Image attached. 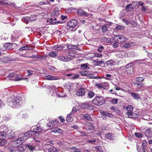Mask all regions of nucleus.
<instances>
[{"mask_svg":"<svg viewBox=\"0 0 152 152\" xmlns=\"http://www.w3.org/2000/svg\"><path fill=\"white\" fill-rule=\"evenodd\" d=\"M22 103L21 97L20 96H17L14 98L12 102L10 103L9 105L12 107H16L20 105Z\"/></svg>","mask_w":152,"mask_h":152,"instance_id":"1","label":"nucleus"},{"mask_svg":"<svg viewBox=\"0 0 152 152\" xmlns=\"http://www.w3.org/2000/svg\"><path fill=\"white\" fill-rule=\"evenodd\" d=\"M105 102V100L103 97L101 96H96L92 100L93 104L99 106L102 105Z\"/></svg>","mask_w":152,"mask_h":152,"instance_id":"2","label":"nucleus"},{"mask_svg":"<svg viewBox=\"0 0 152 152\" xmlns=\"http://www.w3.org/2000/svg\"><path fill=\"white\" fill-rule=\"evenodd\" d=\"M42 129L38 127H34L33 128V131L28 132L27 133L24 134V137H31L33 134H35V133L36 134L38 132H39L42 131Z\"/></svg>","mask_w":152,"mask_h":152,"instance_id":"3","label":"nucleus"},{"mask_svg":"<svg viewBox=\"0 0 152 152\" xmlns=\"http://www.w3.org/2000/svg\"><path fill=\"white\" fill-rule=\"evenodd\" d=\"M8 129L6 127L2 126L0 127V139L3 140L5 138L7 135Z\"/></svg>","mask_w":152,"mask_h":152,"instance_id":"4","label":"nucleus"},{"mask_svg":"<svg viewBox=\"0 0 152 152\" xmlns=\"http://www.w3.org/2000/svg\"><path fill=\"white\" fill-rule=\"evenodd\" d=\"M75 57V56L70 55L69 56L66 57L64 56H61L57 57V59L61 61L67 62L70 61L72 59Z\"/></svg>","mask_w":152,"mask_h":152,"instance_id":"5","label":"nucleus"},{"mask_svg":"<svg viewBox=\"0 0 152 152\" xmlns=\"http://www.w3.org/2000/svg\"><path fill=\"white\" fill-rule=\"evenodd\" d=\"M67 25L70 28H77L78 27L77 21L75 20H73L67 23Z\"/></svg>","mask_w":152,"mask_h":152,"instance_id":"6","label":"nucleus"},{"mask_svg":"<svg viewBox=\"0 0 152 152\" xmlns=\"http://www.w3.org/2000/svg\"><path fill=\"white\" fill-rule=\"evenodd\" d=\"M116 40L119 42L121 43L126 41L128 39L126 38L121 35H118L116 36Z\"/></svg>","mask_w":152,"mask_h":152,"instance_id":"7","label":"nucleus"},{"mask_svg":"<svg viewBox=\"0 0 152 152\" xmlns=\"http://www.w3.org/2000/svg\"><path fill=\"white\" fill-rule=\"evenodd\" d=\"M45 79L48 80H57L59 79L58 76H54L51 75H45L44 77Z\"/></svg>","mask_w":152,"mask_h":152,"instance_id":"8","label":"nucleus"},{"mask_svg":"<svg viewBox=\"0 0 152 152\" xmlns=\"http://www.w3.org/2000/svg\"><path fill=\"white\" fill-rule=\"evenodd\" d=\"M133 70V66L130 64H128L126 66L125 71L127 73H131Z\"/></svg>","mask_w":152,"mask_h":152,"instance_id":"9","label":"nucleus"},{"mask_svg":"<svg viewBox=\"0 0 152 152\" xmlns=\"http://www.w3.org/2000/svg\"><path fill=\"white\" fill-rule=\"evenodd\" d=\"M145 134L148 138L152 137V128H148L145 132Z\"/></svg>","mask_w":152,"mask_h":152,"instance_id":"10","label":"nucleus"},{"mask_svg":"<svg viewBox=\"0 0 152 152\" xmlns=\"http://www.w3.org/2000/svg\"><path fill=\"white\" fill-rule=\"evenodd\" d=\"M28 18L29 20L31 21H35L37 19L36 16L35 15H33L29 18H28V17L23 18L22 19V20L25 23H28V21H27V20H28Z\"/></svg>","mask_w":152,"mask_h":152,"instance_id":"11","label":"nucleus"},{"mask_svg":"<svg viewBox=\"0 0 152 152\" xmlns=\"http://www.w3.org/2000/svg\"><path fill=\"white\" fill-rule=\"evenodd\" d=\"M83 108L87 110H91L94 109V106L89 103H84L82 105Z\"/></svg>","mask_w":152,"mask_h":152,"instance_id":"12","label":"nucleus"},{"mask_svg":"<svg viewBox=\"0 0 152 152\" xmlns=\"http://www.w3.org/2000/svg\"><path fill=\"white\" fill-rule=\"evenodd\" d=\"M133 43H123L120 45L121 47L124 49L130 47H131L134 45Z\"/></svg>","mask_w":152,"mask_h":152,"instance_id":"13","label":"nucleus"},{"mask_svg":"<svg viewBox=\"0 0 152 152\" xmlns=\"http://www.w3.org/2000/svg\"><path fill=\"white\" fill-rule=\"evenodd\" d=\"M57 18H52L50 19H48L47 20L48 22H49L51 24L54 25L56 23H61L60 21H58L57 22H54V20H56Z\"/></svg>","mask_w":152,"mask_h":152,"instance_id":"14","label":"nucleus"},{"mask_svg":"<svg viewBox=\"0 0 152 152\" xmlns=\"http://www.w3.org/2000/svg\"><path fill=\"white\" fill-rule=\"evenodd\" d=\"M51 132L60 134H62L63 133V130L58 128H53L51 130Z\"/></svg>","mask_w":152,"mask_h":152,"instance_id":"15","label":"nucleus"},{"mask_svg":"<svg viewBox=\"0 0 152 152\" xmlns=\"http://www.w3.org/2000/svg\"><path fill=\"white\" fill-rule=\"evenodd\" d=\"M85 94V92L84 89L81 88L76 91V94L78 96H82L84 95Z\"/></svg>","mask_w":152,"mask_h":152,"instance_id":"16","label":"nucleus"},{"mask_svg":"<svg viewBox=\"0 0 152 152\" xmlns=\"http://www.w3.org/2000/svg\"><path fill=\"white\" fill-rule=\"evenodd\" d=\"M85 126L87 130H90L94 129L93 125L89 122H86L85 124Z\"/></svg>","mask_w":152,"mask_h":152,"instance_id":"17","label":"nucleus"},{"mask_svg":"<svg viewBox=\"0 0 152 152\" xmlns=\"http://www.w3.org/2000/svg\"><path fill=\"white\" fill-rule=\"evenodd\" d=\"M77 13L78 15L81 16H87L88 15L87 13L85 11L81 9L77 10Z\"/></svg>","mask_w":152,"mask_h":152,"instance_id":"18","label":"nucleus"},{"mask_svg":"<svg viewBox=\"0 0 152 152\" xmlns=\"http://www.w3.org/2000/svg\"><path fill=\"white\" fill-rule=\"evenodd\" d=\"M101 113L103 115L107 116L109 117H112L113 115L111 113H108L107 112L105 111L101 110L100 111Z\"/></svg>","mask_w":152,"mask_h":152,"instance_id":"19","label":"nucleus"},{"mask_svg":"<svg viewBox=\"0 0 152 152\" xmlns=\"http://www.w3.org/2000/svg\"><path fill=\"white\" fill-rule=\"evenodd\" d=\"M101 40L103 42H104L109 43H111L112 42V39L107 38L106 37H102L101 38Z\"/></svg>","mask_w":152,"mask_h":152,"instance_id":"20","label":"nucleus"},{"mask_svg":"<svg viewBox=\"0 0 152 152\" xmlns=\"http://www.w3.org/2000/svg\"><path fill=\"white\" fill-rule=\"evenodd\" d=\"M24 140V138L23 137H20L16 140L15 141V143L18 144V145L22 144Z\"/></svg>","mask_w":152,"mask_h":152,"instance_id":"21","label":"nucleus"},{"mask_svg":"<svg viewBox=\"0 0 152 152\" xmlns=\"http://www.w3.org/2000/svg\"><path fill=\"white\" fill-rule=\"evenodd\" d=\"M56 124V121L51 120L49 121L48 123L47 126H48L50 128H51L53 127L55 124Z\"/></svg>","mask_w":152,"mask_h":152,"instance_id":"22","label":"nucleus"},{"mask_svg":"<svg viewBox=\"0 0 152 152\" xmlns=\"http://www.w3.org/2000/svg\"><path fill=\"white\" fill-rule=\"evenodd\" d=\"M104 79L109 80H112L113 79V77L110 74H106L103 77Z\"/></svg>","mask_w":152,"mask_h":152,"instance_id":"23","label":"nucleus"},{"mask_svg":"<svg viewBox=\"0 0 152 152\" xmlns=\"http://www.w3.org/2000/svg\"><path fill=\"white\" fill-rule=\"evenodd\" d=\"M82 116L84 119L88 121H91L92 120L91 116L88 114H83L82 115Z\"/></svg>","mask_w":152,"mask_h":152,"instance_id":"24","label":"nucleus"},{"mask_svg":"<svg viewBox=\"0 0 152 152\" xmlns=\"http://www.w3.org/2000/svg\"><path fill=\"white\" fill-rule=\"evenodd\" d=\"M49 152H58V150L56 148L52 147L48 149Z\"/></svg>","mask_w":152,"mask_h":152,"instance_id":"25","label":"nucleus"},{"mask_svg":"<svg viewBox=\"0 0 152 152\" xmlns=\"http://www.w3.org/2000/svg\"><path fill=\"white\" fill-rule=\"evenodd\" d=\"M115 64V62L112 60L108 61L106 62V64L107 65L112 66Z\"/></svg>","mask_w":152,"mask_h":152,"instance_id":"26","label":"nucleus"},{"mask_svg":"<svg viewBox=\"0 0 152 152\" xmlns=\"http://www.w3.org/2000/svg\"><path fill=\"white\" fill-rule=\"evenodd\" d=\"M57 54L56 52L53 51L50 52L49 53V56L52 57H54L57 55Z\"/></svg>","mask_w":152,"mask_h":152,"instance_id":"27","label":"nucleus"},{"mask_svg":"<svg viewBox=\"0 0 152 152\" xmlns=\"http://www.w3.org/2000/svg\"><path fill=\"white\" fill-rule=\"evenodd\" d=\"M93 63L94 64V65L97 66L103 63V62L102 60L101 61H99L97 60H94L93 61Z\"/></svg>","mask_w":152,"mask_h":152,"instance_id":"28","label":"nucleus"},{"mask_svg":"<svg viewBox=\"0 0 152 152\" xmlns=\"http://www.w3.org/2000/svg\"><path fill=\"white\" fill-rule=\"evenodd\" d=\"M72 114L70 113L67 115L66 118V121L67 122H69L72 120V117L71 116V115Z\"/></svg>","mask_w":152,"mask_h":152,"instance_id":"29","label":"nucleus"},{"mask_svg":"<svg viewBox=\"0 0 152 152\" xmlns=\"http://www.w3.org/2000/svg\"><path fill=\"white\" fill-rule=\"evenodd\" d=\"M131 95L135 99H138L140 98V95L135 93H131Z\"/></svg>","mask_w":152,"mask_h":152,"instance_id":"30","label":"nucleus"},{"mask_svg":"<svg viewBox=\"0 0 152 152\" xmlns=\"http://www.w3.org/2000/svg\"><path fill=\"white\" fill-rule=\"evenodd\" d=\"M113 136V134L112 133L108 134L105 135V138L110 140L112 139Z\"/></svg>","mask_w":152,"mask_h":152,"instance_id":"31","label":"nucleus"},{"mask_svg":"<svg viewBox=\"0 0 152 152\" xmlns=\"http://www.w3.org/2000/svg\"><path fill=\"white\" fill-rule=\"evenodd\" d=\"M144 79L143 77H139L136 78L135 81L138 83H140L144 81Z\"/></svg>","mask_w":152,"mask_h":152,"instance_id":"32","label":"nucleus"},{"mask_svg":"<svg viewBox=\"0 0 152 152\" xmlns=\"http://www.w3.org/2000/svg\"><path fill=\"white\" fill-rule=\"evenodd\" d=\"M67 47L69 49H76L77 47L76 46L72 44H68Z\"/></svg>","mask_w":152,"mask_h":152,"instance_id":"33","label":"nucleus"},{"mask_svg":"<svg viewBox=\"0 0 152 152\" xmlns=\"http://www.w3.org/2000/svg\"><path fill=\"white\" fill-rule=\"evenodd\" d=\"M26 147L27 148L30 150V151H32L35 149V146H34L28 145L26 146Z\"/></svg>","mask_w":152,"mask_h":152,"instance_id":"34","label":"nucleus"},{"mask_svg":"<svg viewBox=\"0 0 152 152\" xmlns=\"http://www.w3.org/2000/svg\"><path fill=\"white\" fill-rule=\"evenodd\" d=\"M59 14V12L54 11L52 12L51 14V16L52 17H57L58 15Z\"/></svg>","mask_w":152,"mask_h":152,"instance_id":"35","label":"nucleus"},{"mask_svg":"<svg viewBox=\"0 0 152 152\" xmlns=\"http://www.w3.org/2000/svg\"><path fill=\"white\" fill-rule=\"evenodd\" d=\"M111 109L112 110H113L115 112L117 113H119V110L117 107L115 106H112L111 107Z\"/></svg>","mask_w":152,"mask_h":152,"instance_id":"36","label":"nucleus"},{"mask_svg":"<svg viewBox=\"0 0 152 152\" xmlns=\"http://www.w3.org/2000/svg\"><path fill=\"white\" fill-rule=\"evenodd\" d=\"M94 95V93L92 91H89L88 93V96L89 98H92Z\"/></svg>","mask_w":152,"mask_h":152,"instance_id":"37","label":"nucleus"},{"mask_svg":"<svg viewBox=\"0 0 152 152\" xmlns=\"http://www.w3.org/2000/svg\"><path fill=\"white\" fill-rule=\"evenodd\" d=\"M133 107L130 105H128L127 107L126 108V110L127 111H132L133 110Z\"/></svg>","mask_w":152,"mask_h":152,"instance_id":"38","label":"nucleus"},{"mask_svg":"<svg viewBox=\"0 0 152 152\" xmlns=\"http://www.w3.org/2000/svg\"><path fill=\"white\" fill-rule=\"evenodd\" d=\"M63 46L61 45H58L54 48H55V50H61L63 49Z\"/></svg>","mask_w":152,"mask_h":152,"instance_id":"39","label":"nucleus"},{"mask_svg":"<svg viewBox=\"0 0 152 152\" xmlns=\"http://www.w3.org/2000/svg\"><path fill=\"white\" fill-rule=\"evenodd\" d=\"M118 43L119 42L117 41L116 40V41H114L113 44V47L114 48L118 47Z\"/></svg>","mask_w":152,"mask_h":152,"instance_id":"40","label":"nucleus"},{"mask_svg":"<svg viewBox=\"0 0 152 152\" xmlns=\"http://www.w3.org/2000/svg\"><path fill=\"white\" fill-rule=\"evenodd\" d=\"M118 99L117 98H114L111 99L110 102L113 104H116L117 103Z\"/></svg>","mask_w":152,"mask_h":152,"instance_id":"41","label":"nucleus"},{"mask_svg":"<svg viewBox=\"0 0 152 152\" xmlns=\"http://www.w3.org/2000/svg\"><path fill=\"white\" fill-rule=\"evenodd\" d=\"M102 87L104 89H105L109 87V85L107 83H102Z\"/></svg>","mask_w":152,"mask_h":152,"instance_id":"42","label":"nucleus"},{"mask_svg":"<svg viewBox=\"0 0 152 152\" xmlns=\"http://www.w3.org/2000/svg\"><path fill=\"white\" fill-rule=\"evenodd\" d=\"M115 28L118 29L122 30L125 28V26L120 25H117L116 26Z\"/></svg>","mask_w":152,"mask_h":152,"instance_id":"43","label":"nucleus"},{"mask_svg":"<svg viewBox=\"0 0 152 152\" xmlns=\"http://www.w3.org/2000/svg\"><path fill=\"white\" fill-rule=\"evenodd\" d=\"M87 77L89 78H95L94 75V74H88L87 75Z\"/></svg>","mask_w":152,"mask_h":152,"instance_id":"44","label":"nucleus"},{"mask_svg":"<svg viewBox=\"0 0 152 152\" xmlns=\"http://www.w3.org/2000/svg\"><path fill=\"white\" fill-rule=\"evenodd\" d=\"M95 86L99 88H103L102 83L96 84Z\"/></svg>","mask_w":152,"mask_h":152,"instance_id":"45","label":"nucleus"},{"mask_svg":"<svg viewBox=\"0 0 152 152\" xmlns=\"http://www.w3.org/2000/svg\"><path fill=\"white\" fill-rule=\"evenodd\" d=\"M80 73L83 76H86L88 74V71H85L80 72Z\"/></svg>","mask_w":152,"mask_h":152,"instance_id":"46","label":"nucleus"},{"mask_svg":"<svg viewBox=\"0 0 152 152\" xmlns=\"http://www.w3.org/2000/svg\"><path fill=\"white\" fill-rule=\"evenodd\" d=\"M24 79L23 78L21 75H20L17 76L15 80L16 81H19Z\"/></svg>","mask_w":152,"mask_h":152,"instance_id":"47","label":"nucleus"},{"mask_svg":"<svg viewBox=\"0 0 152 152\" xmlns=\"http://www.w3.org/2000/svg\"><path fill=\"white\" fill-rule=\"evenodd\" d=\"M132 114L133 113H132V111H128V112L126 113V114L129 118L132 117Z\"/></svg>","mask_w":152,"mask_h":152,"instance_id":"48","label":"nucleus"},{"mask_svg":"<svg viewBox=\"0 0 152 152\" xmlns=\"http://www.w3.org/2000/svg\"><path fill=\"white\" fill-rule=\"evenodd\" d=\"M102 55L101 54L95 53H94V56L93 57H96L98 58H100L102 57Z\"/></svg>","mask_w":152,"mask_h":152,"instance_id":"49","label":"nucleus"},{"mask_svg":"<svg viewBox=\"0 0 152 152\" xmlns=\"http://www.w3.org/2000/svg\"><path fill=\"white\" fill-rule=\"evenodd\" d=\"M88 66L86 64H83L81 65V67L82 69H87Z\"/></svg>","mask_w":152,"mask_h":152,"instance_id":"50","label":"nucleus"},{"mask_svg":"<svg viewBox=\"0 0 152 152\" xmlns=\"http://www.w3.org/2000/svg\"><path fill=\"white\" fill-rule=\"evenodd\" d=\"M135 135L136 137L139 138H140L142 137V134L139 133H135Z\"/></svg>","mask_w":152,"mask_h":152,"instance_id":"51","label":"nucleus"},{"mask_svg":"<svg viewBox=\"0 0 152 152\" xmlns=\"http://www.w3.org/2000/svg\"><path fill=\"white\" fill-rule=\"evenodd\" d=\"M7 143V141L2 140L0 142V146H4Z\"/></svg>","mask_w":152,"mask_h":152,"instance_id":"52","label":"nucleus"},{"mask_svg":"<svg viewBox=\"0 0 152 152\" xmlns=\"http://www.w3.org/2000/svg\"><path fill=\"white\" fill-rule=\"evenodd\" d=\"M33 73V72L32 70H28L27 71V74L28 76H30Z\"/></svg>","mask_w":152,"mask_h":152,"instance_id":"53","label":"nucleus"},{"mask_svg":"<svg viewBox=\"0 0 152 152\" xmlns=\"http://www.w3.org/2000/svg\"><path fill=\"white\" fill-rule=\"evenodd\" d=\"M131 4H129L126 7V9L127 10L129 11L131 10V9H132V7H131L130 8V7L131 6Z\"/></svg>","mask_w":152,"mask_h":152,"instance_id":"54","label":"nucleus"},{"mask_svg":"<svg viewBox=\"0 0 152 152\" xmlns=\"http://www.w3.org/2000/svg\"><path fill=\"white\" fill-rule=\"evenodd\" d=\"M72 150L73 151V152H81L79 150L76 149L75 148L72 147Z\"/></svg>","mask_w":152,"mask_h":152,"instance_id":"55","label":"nucleus"},{"mask_svg":"<svg viewBox=\"0 0 152 152\" xmlns=\"http://www.w3.org/2000/svg\"><path fill=\"white\" fill-rule=\"evenodd\" d=\"M102 30L103 32H105L107 30V28L106 26H103L102 27Z\"/></svg>","mask_w":152,"mask_h":152,"instance_id":"56","label":"nucleus"},{"mask_svg":"<svg viewBox=\"0 0 152 152\" xmlns=\"http://www.w3.org/2000/svg\"><path fill=\"white\" fill-rule=\"evenodd\" d=\"M134 84L135 85H136L137 86V87H142L143 86V84L142 83H134Z\"/></svg>","mask_w":152,"mask_h":152,"instance_id":"57","label":"nucleus"},{"mask_svg":"<svg viewBox=\"0 0 152 152\" xmlns=\"http://www.w3.org/2000/svg\"><path fill=\"white\" fill-rule=\"evenodd\" d=\"M28 49V47L26 46H24L19 49V50H23Z\"/></svg>","mask_w":152,"mask_h":152,"instance_id":"58","label":"nucleus"},{"mask_svg":"<svg viewBox=\"0 0 152 152\" xmlns=\"http://www.w3.org/2000/svg\"><path fill=\"white\" fill-rule=\"evenodd\" d=\"M96 141L95 140L93 139L92 140H89L88 142L91 144H94Z\"/></svg>","mask_w":152,"mask_h":152,"instance_id":"59","label":"nucleus"},{"mask_svg":"<svg viewBox=\"0 0 152 152\" xmlns=\"http://www.w3.org/2000/svg\"><path fill=\"white\" fill-rule=\"evenodd\" d=\"M147 8L146 7H145L144 6L142 7L141 10L143 12H146L147 11Z\"/></svg>","mask_w":152,"mask_h":152,"instance_id":"60","label":"nucleus"},{"mask_svg":"<svg viewBox=\"0 0 152 152\" xmlns=\"http://www.w3.org/2000/svg\"><path fill=\"white\" fill-rule=\"evenodd\" d=\"M79 77V75L78 74H77L74 75L72 77V79H76L78 78Z\"/></svg>","mask_w":152,"mask_h":152,"instance_id":"61","label":"nucleus"},{"mask_svg":"<svg viewBox=\"0 0 152 152\" xmlns=\"http://www.w3.org/2000/svg\"><path fill=\"white\" fill-rule=\"evenodd\" d=\"M123 21L126 25H128L130 23L129 21L126 19H123Z\"/></svg>","mask_w":152,"mask_h":152,"instance_id":"62","label":"nucleus"},{"mask_svg":"<svg viewBox=\"0 0 152 152\" xmlns=\"http://www.w3.org/2000/svg\"><path fill=\"white\" fill-rule=\"evenodd\" d=\"M76 111V108L75 107H73L72 108V110L70 113L71 114L74 113Z\"/></svg>","mask_w":152,"mask_h":152,"instance_id":"63","label":"nucleus"},{"mask_svg":"<svg viewBox=\"0 0 152 152\" xmlns=\"http://www.w3.org/2000/svg\"><path fill=\"white\" fill-rule=\"evenodd\" d=\"M104 49V47L102 46H100L98 49V50L100 52L102 51Z\"/></svg>","mask_w":152,"mask_h":152,"instance_id":"64","label":"nucleus"}]
</instances>
